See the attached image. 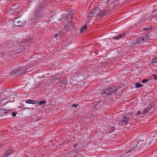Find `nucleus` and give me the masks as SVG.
Wrapping results in <instances>:
<instances>
[{
    "mask_svg": "<svg viewBox=\"0 0 157 157\" xmlns=\"http://www.w3.org/2000/svg\"><path fill=\"white\" fill-rule=\"evenodd\" d=\"M107 12L103 10L101 11L100 8H96L93 10L89 14V16L91 17H98L100 18L103 17L106 15Z\"/></svg>",
    "mask_w": 157,
    "mask_h": 157,
    "instance_id": "f257e3e1",
    "label": "nucleus"
},
{
    "mask_svg": "<svg viewBox=\"0 0 157 157\" xmlns=\"http://www.w3.org/2000/svg\"><path fill=\"white\" fill-rule=\"evenodd\" d=\"M43 8V7H42L41 5L37 7L34 11V17L33 18H31L30 19L31 20H34L35 17L40 18L42 17L44 14Z\"/></svg>",
    "mask_w": 157,
    "mask_h": 157,
    "instance_id": "f03ea898",
    "label": "nucleus"
},
{
    "mask_svg": "<svg viewBox=\"0 0 157 157\" xmlns=\"http://www.w3.org/2000/svg\"><path fill=\"white\" fill-rule=\"evenodd\" d=\"M132 114L131 113H128L124 116L120 121L119 125L122 126V125H126L127 123L129 121L130 119L132 118Z\"/></svg>",
    "mask_w": 157,
    "mask_h": 157,
    "instance_id": "7ed1b4c3",
    "label": "nucleus"
},
{
    "mask_svg": "<svg viewBox=\"0 0 157 157\" xmlns=\"http://www.w3.org/2000/svg\"><path fill=\"white\" fill-rule=\"evenodd\" d=\"M117 90H116L115 87L112 86L109 87L108 88H105L103 89V90L101 92L102 95L105 94L108 95L111 94L112 93L116 92Z\"/></svg>",
    "mask_w": 157,
    "mask_h": 157,
    "instance_id": "20e7f679",
    "label": "nucleus"
},
{
    "mask_svg": "<svg viewBox=\"0 0 157 157\" xmlns=\"http://www.w3.org/2000/svg\"><path fill=\"white\" fill-rule=\"evenodd\" d=\"M13 22L14 25L18 26H24L25 21H24L23 20L21 17H18L13 19Z\"/></svg>",
    "mask_w": 157,
    "mask_h": 157,
    "instance_id": "39448f33",
    "label": "nucleus"
},
{
    "mask_svg": "<svg viewBox=\"0 0 157 157\" xmlns=\"http://www.w3.org/2000/svg\"><path fill=\"white\" fill-rule=\"evenodd\" d=\"M74 25L71 21L66 23L64 26V29L66 31L70 32L74 28Z\"/></svg>",
    "mask_w": 157,
    "mask_h": 157,
    "instance_id": "423d86ee",
    "label": "nucleus"
},
{
    "mask_svg": "<svg viewBox=\"0 0 157 157\" xmlns=\"http://www.w3.org/2000/svg\"><path fill=\"white\" fill-rule=\"evenodd\" d=\"M27 71V70L24 69V68H17L14 69L13 72L15 75L17 74L16 75H22L23 73Z\"/></svg>",
    "mask_w": 157,
    "mask_h": 157,
    "instance_id": "0eeeda50",
    "label": "nucleus"
},
{
    "mask_svg": "<svg viewBox=\"0 0 157 157\" xmlns=\"http://www.w3.org/2000/svg\"><path fill=\"white\" fill-rule=\"evenodd\" d=\"M138 146V141L136 140H134L132 142L130 146V150L128 152L130 151V150H132L136 147Z\"/></svg>",
    "mask_w": 157,
    "mask_h": 157,
    "instance_id": "6e6552de",
    "label": "nucleus"
},
{
    "mask_svg": "<svg viewBox=\"0 0 157 157\" xmlns=\"http://www.w3.org/2000/svg\"><path fill=\"white\" fill-rule=\"evenodd\" d=\"M13 149L12 148L8 149L4 154L2 157H8L13 152Z\"/></svg>",
    "mask_w": 157,
    "mask_h": 157,
    "instance_id": "1a4fd4ad",
    "label": "nucleus"
},
{
    "mask_svg": "<svg viewBox=\"0 0 157 157\" xmlns=\"http://www.w3.org/2000/svg\"><path fill=\"white\" fill-rule=\"evenodd\" d=\"M125 36V33H123L122 34L119 35L117 36L113 37L112 38L113 39H115L117 40H118L121 38H123Z\"/></svg>",
    "mask_w": 157,
    "mask_h": 157,
    "instance_id": "9d476101",
    "label": "nucleus"
},
{
    "mask_svg": "<svg viewBox=\"0 0 157 157\" xmlns=\"http://www.w3.org/2000/svg\"><path fill=\"white\" fill-rule=\"evenodd\" d=\"M73 18L72 16L70 14V12L67 13L65 19L66 20H69Z\"/></svg>",
    "mask_w": 157,
    "mask_h": 157,
    "instance_id": "9b49d317",
    "label": "nucleus"
},
{
    "mask_svg": "<svg viewBox=\"0 0 157 157\" xmlns=\"http://www.w3.org/2000/svg\"><path fill=\"white\" fill-rule=\"evenodd\" d=\"M146 40L145 38L143 37H142L140 38H139L138 40V42L139 44H143L144 41Z\"/></svg>",
    "mask_w": 157,
    "mask_h": 157,
    "instance_id": "f8f14e48",
    "label": "nucleus"
},
{
    "mask_svg": "<svg viewBox=\"0 0 157 157\" xmlns=\"http://www.w3.org/2000/svg\"><path fill=\"white\" fill-rule=\"evenodd\" d=\"M57 80H58V78L56 76L52 77L50 78V81L52 82H56Z\"/></svg>",
    "mask_w": 157,
    "mask_h": 157,
    "instance_id": "ddd939ff",
    "label": "nucleus"
},
{
    "mask_svg": "<svg viewBox=\"0 0 157 157\" xmlns=\"http://www.w3.org/2000/svg\"><path fill=\"white\" fill-rule=\"evenodd\" d=\"M144 144V140H141L139 142L138 141V146L140 147V146H143Z\"/></svg>",
    "mask_w": 157,
    "mask_h": 157,
    "instance_id": "4468645a",
    "label": "nucleus"
},
{
    "mask_svg": "<svg viewBox=\"0 0 157 157\" xmlns=\"http://www.w3.org/2000/svg\"><path fill=\"white\" fill-rule=\"evenodd\" d=\"M135 86L136 88H138V87L143 86V85L141 84L140 82H138L135 83Z\"/></svg>",
    "mask_w": 157,
    "mask_h": 157,
    "instance_id": "2eb2a0df",
    "label": "nucleus"
},
{
    "mask_svg": "<svg viewBox=\"0 0 157 157\" xmlns=\"http://www.w3.org/2000/svg\"><path fill=\"white\" fill-rule=\"evenodd\" d=\"M87 28V26L86 25L82 27L80 29L81 32L82 33L83 32L85 31L86 30Z\"/></svg>",
    "mask_w": 157,
    "mask_h": 157,
    "instance_id": "dca6fc26",
    "label": "nucleus"
},
{
    "mask_svg": "<svg viewBox=\"0 0 157 157\" xmlns=\"http://www.w3.org/2000/svg\"><path fill=\"white\" fill-rule=\"evenodd\" d=\"M26 103L29 104H34L35 103L34 101L31 100H28L26 101Z\"/></svg>",
    "mask_w": 157,
    "mask_h": 157,
    "instance_id": "f3484780",
    "label": "nucleus"
},
{
    "mask_svg": "<svg viewBox=\"0 0 157 157\" xmlns=\"http://www.w3.org/2000/svg\"><path fill=\"white\" fill-rule=\"evenodd\" d=\"M152 15L154 17L157 16V9L155 10L152 13Z\"/></svg>",
    "mask_w": 157,
    "mask_h": 157,
    "instance_id": "a211bd4d",
    "label": "nucleus"
},
{
    "mask_svg": "<svg viewBox=\"0 0 157 157\" xmlns=\"http://www.w3.org/2000/svg\"><path fill=\"white\" fill-rule=\"evenodd\" d=\"M144 37L145 38V40H147V39H149V35L148 34H145Z\"/></svg>",
    "mask_w": 157,
    "mask_h": 157,
    "instance_id": "6ab92c4d",
    "label": "nucleus"
},
{
    "mask_svg": "<svg viewBox=\"0 0 157 157\" xmlns=\"http://www.w3.org/2000/svg\"><path fill=\"white\" fill-rule=\"evenodd\" d=\"M151 79H143L142 81H141V82L142 83H146L147 81H149V80L150 79H151Z\"/></svg>",
    "mask_w": 157,
    "mask_h": 157,
    "instance_id": "aec40b11",
    "label": "nucleus"
},
{
    "mask_svg": "<svg viewBox=\"0 0 157 157\" xmlns=\"http://www.w3.org/2000/svg\"><path fill=\"white\" fill-rule=\"evenodd\" d=\"M152 63H155L157 62V57H155L151 60Z\"/></svg>",
    "mask_w": 157,
    "mask_h": 157,
    "instance_id": "412c9836",
    "label": "nucleus"
},
{
    "mask_svg": "<svg viewBox=\"0 0 157 157\" xmlns=\"http://www.w3.org/2000/svg\"><path fill=\"white\" fill-rule=\"evenodd\" d=\"M152 29V27H149L148 28H143V30L145 31H147L148 30H149L150 29Z\"/></svg>",
    "mask_w": 157,
    "mask_h": 157,
    "instance_id": "4be33fe9",
    "label": "nucleus"
},
{
    "mask_svg": "<svg viewBox=\"0 0 157 157\" xmlns=\"http://www.w3.org/2000/svg\"><path fill=\"white\" fill-rule=\"evenodd\" d=\"M149 110V109H145L144 110V112H142V114H146L148 112Z\"/></svg>",
    "mask_w": 157,
    "mask_h": 157,
    "instance_id": "5701e85b",
    "label": "nucleus"
},
{
    "mask_svg": "<svg viewBox=\"0 0 157 157\" xmlns=\"http://www.w3.org/2000/svg\"><path fill=\"white\" fill-rule=\"evenodd\" d=\"M78 106H79V105H78L75 104H72V105H71V107H77Z\"/></svg>",
    "mask_w": 157,
    "mask_h": 157,
    "instance_id": "b1692460",
    "label": "nucleus"
},
{
    "mask_svg": "<svg viewBox=\"0 0 157 157\" xmlns=\"http://www.w3.org/2000/svg\"><path fill=\"white\" fill-rule=\"evenodd\" d=\"M45 103H46V102L45 101H40L39 103V105H41L42 104L44 105Z\"/></svg>",
    "mask_w": 157,
    "mask_h": 157,
    "instance_id": "393cba45",
    "label": "nucleus"
},
{
    "mask_svg": "<svg viewBox=\"0 0 157 157\" xmlns=\"http://www.w3.org/2000/svg\"><path fill=\"white\" fill-rule=\"evenodd\" d=\"M62 33L63 32L62 31H59V32L58 33L59 35V38L61 37V36H62Z\"/></svg>",
    "mask_w": 157,
    "mask_h": 157,
    "instance_id": "a878e982",
    "label": "nucleus"
},
{
    "mask_svg": "<svg viewBox=\"0 0 157 157\" xmlns=\"http://www.w3.org/2000/svg\"><path fill=\"white\" fill-rule=\"evenodd\" d=\"M62 76V75L61 74H60L59 75L57 76V78H58V80L60 79Z\"/></svg>",
    "mask_w": 157,
    "mask_h": 157,
    "instance_id": "bb28decb",
    "label": "nucleus"
},
{
    "mask_svg": "<svg viewBox=\"0 0 157 157\" xmlns=\"http://www.w3.org/2000/svg\"><path fill=\"white\" fill-rule=\"evenodd\" d=\"M67 80L66 79H64L61 82L62 84H65L67 83Z\"/></svg>",
    "mask_w": 157,
    "mask_h": 157,
    "instance_id": "cd10ccee",
    "label": "nucleus"
},
{
    "mask_svg": "<svg viewBox=\"0 0 157 157\" xmlns=\"http://www.w3.org/2000/svg\"><path fill=\"white\" fill-rule=\"evenodd\" d=\"M11 43H12V42L10 40L9 42H8V43H7V46H9L10 47H11V46L10 45V43L11 44Z\"/></svg>",
    "mask_w": 157,
    "mask_h": 157,
    "instance_id": "c85d7f7f",
    "label": "nucleus"
},
{
    "mask_svg": "<svg viewBox=\"0 0 157 157\" xmlns=\"http://www.w3.org/2000/svg\"><path fill=\"white\" fill-rule=\"evenodd\" d=\"M17 113H14L12 112V116L13 117H14L16 116Z\"/></svg>",
    "mask_w": 157,
    "mask_h": 157,
    "instance_id": "c756f323",
    "label": "nucleus"
},
{
    "mask_svg": "<svg viewBox=\"0 0 157 157\" xmlns=\"http://www.w3.org/2000/svg\"><path fill=\"white\" fill-rule=\"evenodd\" d=\"M29 40H27L25 41V42H24L26 44H27L28 45H29Z\"/></svg>",
    "mask_w": 157,
    "mask_h": 157,
    "instance_id": "7c9ffc66",
    "label": "nucleus"
},
{
    "mask_svg": "<svg viewBox=\"0 0 157 157\" xmlns=\"http://www.w3.org/2000/svg\"><path fill=\"white\" fill-rule=\"evenodd\" d=\"M141 113V111L140 110H139L137 112V113H136V115L137 116L140 114Z\"/></svg>",
    "mask_w": 157,
    "mask_h": 157,
    "instance_id": "2f4dec72",
    "label": "nucleus"
},
{
    "mask_svg": "<svg viewBox=\"0 0 157 157\" xmlns=\"http://www.w3.org/2000/svg\"><path fill=\"white\" fill-rule=\"evenodd\" d=\"M153 76L154 79H157V77L156 76V75L155 74H153Z\"/></svg>",
    "mask_w": 157,
    "mask_h": 157,
    "instance_id": "473e14b6",
    "label": "nucleus"
},
{
    "mask_svg": "<svg viewBox=\"0 0 157 157\" xmlns=\"http://www.w3.org/2000/svg\"><path fill=\"white\" fill-rule=\"evenodd\" d=\"M77 145H78L77 144V143H76V144H75L74 145L73 147H77Z\"/></svg>",
    "mask_w": 157,
    "mask_h": 157,
    "instance_id": "72a5a7b5",
    "label": "nucleus"
},
{
    "mask_svg": "<svg viewBox=\"0 0 157 157\" xmlns=\"http://www.w3.org/2000/svg\"><path fill=\"white\" fill-rule=\"evenodd\" d=\"M55 37H56V38H57V37H58L59 38V35H58V33L56 34L55 35Z\"/></svg>",
    "mask_w": 157,
    "mask_h": 157,
    "instance_id": "f704fd0d",
    "label": "nucleus"
},
{
    "mask_svg": "<svg viewBox=\"0 0 157 157\" xmlns=\"http://www.w3.org/2000/svg\"><path fill=\"white\" fill-rule=\"evenodd\" d=\"M114 128L113 127L112 128L111 132H113L114 130Z\"/></svg>",
    "mask_w": 157,
    "mask_h": 157,
    "instance_id": "c9c22d12",
    "label": "nucleus"
},
{
    "mask_svg": "<svg viewBox=\"0 0 157 157\" xmlns=\"http://www.w3.org/2000/svg\"><path fill=\"white\" fill-rule=\"evenodd\" d=\"M78 151H74L73 152L74 153H76Z\"/></svg>",
    "mask_w": 157,
    "mask_h": 157,
    "instance_id": "e433bc0d",
    "label": "nucleus"
},
{
    "mask_svg": "<svg viewBox=\"0 0 157 157\" xmlns=\"http://www.w3.org/2000/svg\"><path fill=\"white\" fill-rule=\"evenodd\" d=\"M1 147V145H0V147Z\"/></svg>",
    "mask_w": 157,
    "mask_h": 157,
    "instance_id": "4c0bfd02",
    "label": "nucleus"
}]
</instances>
